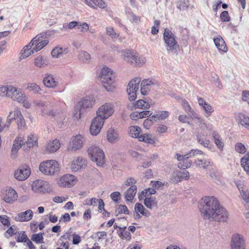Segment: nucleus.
<instances>
[{
  "label": "nucleus",
  "instance_id": "nucleus-1",
  "mask_svg": "<svg viewBox=\"0 0 249 249\" xmlns=\"http://www.w3.org/2000/svg\"><path fill=\"white\" fill-rule=\"evenodd\" d=\"M198 208L204 219H214L218 216V199L213 196H205L198 202Z\"/></svg>",
  "mask_w": 249,
  "mask_h": 249
},
{
  "label": "nucleus",
  "instance_id": "nucleus-2",
  "mask_svg": "<svg viewBox=\"0 0 249 249\" xmlns=\"http://www.w3.org/2000/svg\"><path fill=\"white\" fill-rule=\"evenodd\" d=\"M115 74L111 69L103 67L101 70L100 80L103 86L107 91H111L115 87Z\"/></svg>",
  "mask_w": 249,
  "mask_h": 249
},
{
  "label": "nucleus",
  "instance_id": "nucleus-3",
  "mask_svg": "<svg viewBox=\"0 0 249 249\" xmlns=\"http://www.w3.org/2000/svg\"><path fill=\"white\" fill-rule=\"evenodd\" d=\"M122 52L123 59L133 66L141 67L146 62L144 56H139L138 53L132 50H125Z\"/></svg>",
  "mask_w": 249,
  "mask_h": 249
},
{
  "label": "nucleus",
  "instance_id": "nucleus-4",
  "mask_svg": "<svg viewBox=\"0 0 249 249\" xmlns=\"http://www.w3.org/2000/svg\"><path fill=\"white\" fill-rule=\"evenodd\" d=\"M175 35L168 28H165L163 34V39L166 44V50L174 54H178L179 45L175 39Z\"/></svg>",
  "mask_w": 249,
  "mask_h": 249
},
{
  "label": "nucleus",
  "instance_id": "nucleus-5",
  "mask_svg": "<svg viewBox=\"0 0 249 249\" xmlns=\"http://www.w3.org/2000/svg\"><path fill=\"white\" fill-rule=\"evenodd\" d=\"M39 168L43 174L50 176L57 175L60 170L59 164L55 160H47L41 162Z\"/></svg>",
  "mask_w": 249,
  "mask_h": 249
},
{
  "label": "nucleus",
  "instance_id": "nucleus-6",
  "mask_svg": "<svg viewBox=\"0 0 249 249\" xmlns=\"http://www.w3.org/2000/svg\"><path fill=\"white\" fill-rule=\"evenodd\" d=\"M90 160L95 161L98 166H102L105 163V154L99 147L92 145L88 149Z\"/></svg>",
  "mask_w": 249,
  "mask_h": 249
},
{
  "label": "nucleus",
  "instance_id": "nucleus-7",
  "mask_svg": "<svg viewBox=\"0 0 249 249\" xmlns=\"http://www.w3.org/2000/svg\"><path fill=\"white\" fill-rule=\"evenodd\" d=\"M49 34L43 32L37 35L36 37L32 39L30 42L23 47L21 52V57L22 58H25L29 56L31 54L35 52L34 47L36 46L38 42H39L41 38H43L44 36H46Z\"/></svg>",
  "mask_w": 249,
  "mask_h": 249
},
{
  "label": "nucleus",
  "instance_id": "nucleus-8",
  "mask_svg": "<svg viewBox=\"0 0 249 249\" xmlns=\"http://www.w3.org/2000/svg\"><path fill=\"white\" fill-rule=\"evenodd\" d=\"M93 101L89 99L87 97H84L81 100L77 103L75 107L73 116L77 119L81 118V115L85 110L91 107L93 105Z\"/></svg>",
  "mask_w": 249,
  "mask_h": 249
},
{
  "label": "nucleus",
  "instance_id": "nucleus-9",
  "mask_svg": "<svg viewBox=\"0 0 249 249\" xmlns=\"http://www.w3.org/2000/svg\"><path fill=\"white\" fill-rule=\"evenodd\" d=\"M141 81L140 77H136L129 81L126 91L129 95V100L130 101H134L137 98L136 92L139 88V84Z\"/></svg>",
  "mask_w": 249,
  "mask_h": 249
},
{
  "label": "nucleus",
  "instance_id": "nucleus-10",
  "mask_svg": "<svg viewBox=\"0 0 249 249\" xmlns=\"http://www.w3.org/2000/svg\"><path fill=\"white\" fill-rule=\"evenodd\" d=\"M114 112L113 105L110 103H106L99 108L97 111V117L105 120L107 119Z\"/></svg>",
  "mask_w": 249,
  "mask_h": 249
},
{
  "label": "nucleus",
  "instance_id": "nucleus-11",
  "mask_svg": "<svg viewBox=\"0 0 249 249\" xmlns=\"http://www.w3.org/2000/svg\"><path fill=\"white\" fill-rule=\"evenodd\" d=\"M231 249H245L246 243L244 236L239 233L232 235L230 244Z\"/></svg>",
  "mask_w": 249,
  "mask_h": 249
},
{
  "label": "nucleus",
  "instance_id": "nucleus-12",
  "mask_svg": "<svg viewBox=\"0 0 249 249\" xmlns=\"http://www.w3.org/2000/svg\"><path fill=\"white\" fill-rule=\"evenodd\" d=\"M84 140V137L80 134L73 137L68 145V150L75 151L81 149L83 146Z\"/></svg>",
  "mask_w": 249,
  "mask_h": 249
},
{
  "label": "nucleus",
  "instance_id": "nucleus-13",
  "mask_svg": "<svg viewBox=\"0 0 249 249\" xmlns=\"http://www.w3.org/2000/svg\"><path fill=\"white\" fill-rule=\"evenodd\" d=\"M104 124V121L96 116L91 122L89 128V131L91 135L93 136L97 135L100 132Z\"/></svg>",
  "mask_w": 249,
  "mask_h": 249
},
{
  "label": "nucleus",
  "instance_id": "nucleus-14",
  "mask_svg": "<svg viewBox=\"0 0 249 249\" xmlns=\"http://www.w3.org/2000/svg\"><path fill=\"white\" fill-rule=\"evenodd\" d=\"M31 174L30 169L29 166L20 167L17 170L15 171L14 174L15 178L20 181L24 180L27 179Z\"/></svg>",
  "mask_w": 249,
  "mask_h": 249
},
{
  "label": "nucleus",
  "instance_id": "nucleus-15",
  "mask_svg": "<svg viewBox=\"0 0 249 249\" xmlns=\"http://www.w3.org/2000/svg\"><path fill=\"white\" fill-rule=\"evenodd\" d=\"M74 180V176L73 175L66 174L60 178L58 181V184L60 187H71L73 186V182Z\"/></svg>",
  "mask_w": 249,
  "mask_h": 249
},
{
  "label": "nucleus",
  "instance_id": "nucleus-16",
  "mask_svg": "<svg viewBox=\"0 0 249 249\" xmlns=\"http://www.w3.org/2000/svg\"><path fill=\"white\" fill-rule=\"evenodd\" d=\"M18 194L16 191L10 187L6 191V193L3 197V200L7 203H12L17 200Z\"/></svg>",
  "mask_w": 249,
  "mask_h": 249
},
{
  "label": "nucleus",
  "instance_id": "nucleus-17",
  "mask_svg": "<svg viewBox=\"0 0 249 249\" xmlns=\"http://www.w3.org/2000/svg\"><path fill=\"white\" fill-rule=\"evenodd\" d=\"M197 102L199 105L201 107L202 109L205 111L206 117L210 116L214 110L213 107L205 100L201 97L197 98Z\"/></svg>",
  "mask_w": 249,
  "mask_h": 249
},
{
  "label": "nucleus",
  "instance_id": "nucleus-18",
  "mask_svg": "<svg viewBox=\"0 0 249 249\" xmlns=\"http://www.w3.org/2000/svg\"><path fill=\"white\" fill-rule=\"evenodd\" d=\"M33 213L31 210H28L24 212L18 213L15 217L17 221L27 222L30 221L33 217Z\"/></svg>",
  "mask_w": 249,
  "mask_h": 249
},
{
  "label": "nucleus",
  "instance_id": "nucleus-19",
  "mask_svg": "<svg viewBox=\"0 0 249 249\" xmlns=\"http://www.w3.org/2000/svg\"><path fill=\"white\" fill-rule=\"evenodd\" d=\"M85 3L89 7L96 9L97 7L105 9L107 5L103 0H84Z\"/></svg>",
  "mask_w": 249,
  "mask_h": 249
},
{
  "label": "nucleus",
  "instance_id": "nucleus-20",
  "mask_svg": "<svg viewBox=\"0 0 249 249\" xmlns=\"http://www.w3.org/2000/svg\"><path fill=\"white\" fill-rule=\"evenodd\" d=\"M43 82L46 87L50 88L55 87L58 84V82L55 80L53 76L48 73L46 74L44 77Z\"/></svg>",
  "mask_w": 249,
  "mask_h": 249
},
{
  "label": "nucleus",
  "instance_id": "nucleus-21",
  "mask_svg": "<svg viewBox=\"0 0 249 249\" xmlns=\"http://www.w3.org/2000/svg\"><path fill=\"white\" fill-rule=\"evenodd\" d=\"M236 120L243 126L249 128V117L243 113L235 114Z\"/></svg>",
  "mask_w": 249,
  "mask_h": 249
},
{
  "label": "nucleus",
  "instance_id": "nucleus-22",
  "mask_svg": "<svg viewBox=\"0 0 249 249\" xmlns=\"http://www.w3.org/2000/svg\"><path fill=\"white\" fill-rule=\"evenodd\" d=\"M137 187L136 185H131L125 192L124 196L126 201L132 202L137 193Z\"/></svg>",
  "mask_w": 249,
  "mask_h": 249
},
{
  "label": "nucleus",
  "instance_id": "nucleus-23",
  "mask_svg": "<svg viewBox=\"0 0 249 249\" xmlns=\"http://www.w3.org/2000/svg\"><path fill=\"white\" fill-rule=\"evenodd\" d=\"M23 143V141L22 140H19L18 138H16L14 140L11 151V156L13 159L16 158L17 153L21 147Z\"/></svg>",
  "mask_w": 249,
  "mask_h": 249
},
{
  "label": "nucleus",
  "instance_id": "nucleus-24",
  "mask_svg": "<svg viewBox=\"0 0 249 249\" xmlns=\"http://www.w3.org/2000/svg\"><path fill=\"white\" fill-rule=\"evenodd\" d=\"M60 146L59 141L55 139L48 143L46 147V151L49 153H54L60 148Z\"/></svg>",
  "mask_w": 249,
  "mask_h": 249
},
{
  "label": "nucleus",
  "instance_id": "nucleus-25",
  "mask_svg": "<svg viewBox=\"0 0 249 249\" xmlns=\"http://www.w3.org/2000/svg\"><path fill=\"white\" fill-rule=\"evenodd\" d=\"M11 118H13V120L16 121L18 129L21 128L25 124L24 118L20 111L14 112V116L12 117Z\"/></svg>",
  "mask_w": 249,
  "mask_h": 249
},
{
  "label": "nucleus",
  "instance_id": "nucleus-26",
  "mask_svg": "<svg viewBox=\"0 0 249 249\" xmlns=\"http://www.w3.org/2000/svg\"><path fill=\"white\" fill-rule=\"evenodd\" d=\"M229 216V214L226 209L219 203V222H227Z\"/></svg>",
  "mask_w": 249,
  "mask_h": 249
},
{
  "label": "nucleus",
  "instance_id": "nucleus-27",
  "mask_svg": "<svg viewBox=\"0 0 249 249\" xmlns=\"http://www.w3.org/2000/svg\"><path fill=\"white\" fill-rule=\"evenodd\" d=\"M107 139L111 143H114L119 140V134L112 128L107 131Z\"/></svg>",
  "mask_w": 249,
  "mask_h": 249
},
{
  "label": "nucleus",
  "instance_id": "nucleus-28",
  "mask_svg": "<svg viewBox=\"0 0 249 249\" xmlns=\"http://www.w3.org/2000/svg\"><path fill=\"white\" fill-rule=\"evenodd\" d=\"M141 131V127L137 125L130 126L128 130L129 135L130 137L138 139V137L141 136L140 134Z\"/></svg>",
  "mask_w": 249,
  "mask_h": 249
},
{
  "label": "nucleus",
  "instance_id": "nucleus-29",
  "mask_svg": "<svg viewBox=\"0 0 249 249\" xmlns=\"http://www.w3.org/2000/svg\"><path fill=\"white\" fill-rule=\"evenodd\" d=\"M182 106L186 113L191 117H193L195 118L198 119V115L195 111L191 108V106L186 100H184L182 103Z\"/></svg>",
  "mask_w": 249,
  "mask_h": 249
},
{
  "label": "nucleus",
  "instance_id": "nucleus-30",
  "mask_svg": "<svg viewBox=\"0 0 249 249\" xmlns=\"http://www.w3.org/2000/svg\"><path fill=\"white\" fill-rule=\"evenodd\" d=\"M138 141L150 144H154L155 143L154 138H152L151 136L148 133L141 135V136L138 137Z\"/></svg>",
  "mask_w": 249,
  "mask_h": 249
},
{
  "label": "nucleus",
  "instance_id": "nucleus-31",
  "mask_svg": "<svg viewBox=\"0 0 249 249\" xmlns=\"http://www.w3.org/2000/svg\"><path fill=\"white\" fill-rule=\"evenodd\" d=\"M68 48L60 47L56 46L53 49L51 52V54L53 57L58 58L61 54L63 53H67L68 52Z\"/></svg>",
  "mask_w": 249,
  "mask_h": 249
},
{
  "label": "nucleus",
  "instance_id": "nucleus-32",
  "mask_svg": "<svg viewBox=\"0 0 249 249\" xmlns=\"http://www.w3.org/2000/svg\"><path fill=\"white\" fill-rule=\"evenodd\" d=\"M240 162L244 170L249 175V152L241 159Z\"/></svg>",
  "mask_w": 249,
  "mask_h": 249
},
{
  "label": "nucleus",
  "instance_id": "nucleus-33",
  "mask_svg": "<svg viewBox=\"0 0 249 249\" xmlns=\"http://www.w3.org/2000/svg\"><path fill=\"white\" fill-rule=\"evenodd\" d=\"M144 204L148 209H151L153 207H157V202L155 197L149 196L144 199Z\"/></svg>",
  "mask_w": 249,
  "mask_h": 249
},
{
  "label": "nucleus",
  "instance_id": "nucleus-34",
  "mask_svg": "<svg viewBox=\"0 0 249 249\" xmlns=\"http://www.w3.org/2000/svg\"><path fill=\"white\" fill-rule=\"evenodd\" d=\"M133 105L135 109H148L150 107L148 103L142 99L139 100L134 102Z\"/></svg>",
  "mask_w": 249,
  "mask_h": 249
},
{
  "label": "nucleus",
  "instance_id": "nucleus-35",
  "mask_svg": "<svg viewBox=\"0 0 249 249\" xmlns=\"http://www.w3.org/2000/svg\"><path fill=\"white\" fill-rule=\"evenodd\" d=\"M34 64L37 67L42 68L46 67L48 64V62L46 58H44L41 55H39L35 58Z\"/></svg>",
  "mask_w": 249,
  "mask_h": 249
},
{
  "label": "nucleus",
  "instance_id": "nucleus-36",
  "mask_svg": "<svg viewBox=\"0 0 249 249\" xmlns=\"http://www.w3.org/2000/svg\"><path fill=\"white\" fill-rule=\"evenodd\" d=\"M44 232H39L38 233L33 234L31 236V239L36 244L44 243Z\"/></svg>",
  "mask_w": 249,
  "mask_h": 249
},
{
  "label": "nucleus",
  "instance_id": "nucleus-37",
  "mask_svg": "<svg viewBox=\"0 0 249 249\" xmlns=\"http://www.w3.org/2000/svg\"><path fill=\"white\" fill-rule=\"evenodd\" d=\"M46 36H44L43 38H41L39 42L36 45V46L34 47V50H35V52H37L41 50L49 43V40L45 39Z\"/></svg>",
  "mask_w": 249,
  "mask_h": 249
},
{
  "label": "nucleus",
  "instance_id": "nucleus-38",
  "mask_svg": "<svg viewBox=\"0 0 249 249\" xmlns=\"http://www.w3.org/2000/svg\"><path fill=\"white\" fill-rule=\"evenodd\" d=\"M83 160V159L78 158L77 160L72 162L71 165V168L72 171L76 172L82 167L83 164L82 162Z\"/></svg>",
  "mask_w": 249,
  "mask_h": 249
},
{
  "label": "nucleus",
  "instance_id": "nucleus-39",
  "mask_svg": "<svg viewBox=\"0 0 249 249\" xmlns=\"http://www.w3.org/2000/svg\"><path fill=\"white\" fill-rule=\"evenodd\" d=\"M37 143V139L34 135H30L28 137L26 145L28 147H33Z\"/></svg>",
  "mask_w": 249,
  "mask_h": 249
},
{
  "label": "nucleus",
  "instance_id": "nucleus-40",
  "mask_svg": "<svg viewBox=\"0 0 249 249\" xmlns=\"http://www.w3.org/2000/svg\"><path fill=\"white\" fill-rule=\"evenodd\" d=\"M45 182L41 180H36L34 181L32 185L33 191L36 193H38V190L41 189V186Z\"/></svg>",
  "mask_w": 249,
  "mask_h": 249
},
{
  "label": "nucleus",
  "instance_id": "nucleus-41",
  "mask_svg": "<svg viewBox=\"0 0 249 249\" xmlns=\"http://www.w3.org/2000/svg\"><path fill=\"white\" fill-rule=\"evenodd\" d=\"M27 88L31 91H33L35 93L41 94V89L40 87L35 83L28 84Z\"/></svg>",
  "mask_w": 249,
  "mask_h": 249
},
{
  "label": "nucleus",
  "instance_id": "nucleus-42",
  "mask_svg": "<svg viewBox=\"0 0 249 249\" xmlns=\"http://www.w3.org/2000/svg\"><path fill=\"white\" fill-rule=\"evenodd\" d=\"M228 51V47L223 38L219 36V51L226 53Z\"/></svg>",
  "mask_w": 249,
  "mask_h": 249
},
{
  "label": "nucleus",
  "instance_id": "nucleus-43",
  "mask_svg": "<svg viewBox=\"0 0 249 249\" xmlns=\"http://www.w3.org/2000/svg\"><path fill=\"white\" fill-rule=\"evenodd\" d=\"M181 171H178L176 173H174L170 178L171 181L174 183H178L181 180H183L182 178L181 177Z\"/></svg>",
  "mask_w": 249,
  "mask_h": 249
},
{
  "label": "nucleus",
  "instance_id": "nucleus-44",
  "mask_svg": "<svg viewBox=\"0 0 249 249\" xmlns=\"http://www.w3.org/2000/svg\"><path fill=\"white\" fill-rule=\"evenodd\" d=\"M8 89L9 93H7V97H11L13 99L15 95H18V90L16 87L9 85Z\"/></svg>",
  "mask_w": 249,
  "mask_h": 249
},
{
  "label": "nucleus",
  "instance_id": "nucleus-45",
  "mask_svg": "<svg viewBox=\"0 0 249 249\" xmlns=\"http://www.w3.org/2000/svg\"><path fill=\"white\" fill-rule=\"evenodd\" d=\"M79 57L85 63H87L91 58L90 55L86 51H81L79 53Z\"/></svg>",
  "mask_w": 249,
  "mask_h": 249
},
{
  "label": "nucleus",
  "instance_id": "nucleus-46",
  "mask_svg": "<svg viewBox=\"0 0 249 249\" xmlns=\"http://www.w3.org/2000/svg\"><path fill=\"white\" fill-rule=\"evenodd\" d=\"M15 238L16 241L18 243L26 242L29 239L25 231H22V232L20 233L19 236L16 237Z\"/></svg>",
  "mask_w": 249,
  "mask_h": 249
},
{
  "label": "nucleus",
  "instance_id": "nucleus-47",
  "mask_svg": "<svg viewBox=\"0 0 249 249\" xmlns=\"http://www.w3.org/2000/svg\"><path fill=\"white\" fill-rule=\"evenodd\" d=\"M201 145L204 146L205 148H207L208 149L211 151H213V146L212 144L210 143V142L209 140H205L204 141H200L199 140V142H198Z\"/></svg>",
  "mask_w": 249,
  "mask_h": 249
},
{
  "label": "nucleus",
  "instance_id": "nucleus-48",
  "mask_svg": "<svg viewBox=\"0 0 249 249\" xmlns=\"http://www.w3.org/2000/svg\"><path fill=\"white\" fill-rule=\"evenodd\" d=\"M134 209L136 213H140L142 215H146L144 213L146 209L141 203H137L135 205Z\"/></svg>",
  "mask_w": 249,
  "mask_h": 249
},
{
  "label": "nucleus",
  "instance_id": "nucleus-49",
  "mask_svg": "<svg viewBox=\"0 0 249 249\" xmlns=\"http://www.w3.org/2000/svg\"><path fill=\"white\" fill-rule=\"evenodd\" d=\"M235 149L236 152L241 154H244L246 152V148L241 142H237L235 145Z\"/></svg>",
  "mask_w": 249,
  "mask_h": 249
},
{
  "label": "nucleus",
  "instance_id": "nucleus-50",
  "mask_svg": "<svg viewBox=\"0 0 249 249\" xmlns=\"http://www.w3.org/2000/svg\"><path fill=\"white\" fill-rule=\"evenodd\" d=\"M52 191V189L51 188L50 185L45 182L43 185L41 186V189H39L38 190V192L39 193H50Z\"/></svg>",
  "mask_w": 249,
  "mask_h": 249
},
{
  "label": "nucleus",
  "instance_id": "nucleus-51",
  "mask_svg": "<svg viewBox=\"0 0 249 249\" xmlns=\"http://www.w3.org/2000/svg\"><path fill=\"white\" fill-rule=\"evenodd\" d=\"M207 128H209V134H211L212 135L214 142L216 145L218 147V133L216 132V131L213 130L212 128H210L209 125L207 127Z\"/></svg>",
  "mask_w": 249,
  "mask_h": 249
},
{
  "label": "nucleus",
  "instance_id": "nucleus-52",
  "mask_svg": "<svg viewBox=\"0 0 249 249\" xmlns=\"http://www.w3.org/2000/svg\"><path fill=\"white\" fill-rule=\"evenodd\" d=\"M157 119L162 120L165 119L169 116V112L167 111H160L157 112Z\"/></svg>",
  "mask_w": 249,
  "mask_h": 249
},
{
  "label": "nucleus",
  "instance_id": "nucleus-53",
  "mask_svg": "<svg viewBox=\"0 0 249 249\" xmlns=\"http://www.w3.org/2000/svg\"><path fill=\"white\" fill-rule=\"evenodd\" d=\"M207 135L203 130L198 131L196 135L197 142H199V140L200 141L207 140L206 136Z\"/></svg>",
  "mask_w": 249,
  "mask_h": 249
},
{
  "label": "nucleus",
  "instance_id": "nucleus-54",
  "mask_svg": "<svg viewBox=\"0 0 249 249\" xmlns=\"http://www.w3.org/2000/svg\"><path fill=\"white\" fill-rule=\"evenodd\" d=\"M220 18L223 22H229L231 20V17L227 11H224L221 12L220 15Z\"/></svg>",
  "mask_w": 249,
  "mask_h": 249
},
{
  "label": "nucleus",
  "instance_id": "nucleus-55",
  "mask_svg": "<svg viewBox=\"0 0 249 249\" xmlns=\"http://www.w3.org/2000/svg\"><path fill=\"white\" fill-rule=\"evenodd\" d=\"M0 222L5 226L9 227L10 226L9 218L6 215H0Z\"/></svg>",
  "mask_w": 249,
  "mask_h": 249
},
{
  "label": "nucleus",
  "instance_id": "nucleus-56",
  "mask_svg": "<svg viewBox=\"0 0 249 249\" xmlns=\"http://www.w3.org/2000/svg\"><path fill=\"white\" fill-rule=\"evenodd\" d=\"M98 209H99V211H103V212H105L106 213H107V217H109V215H110V213L108 212H107L104 207H105V203H104V202L103 201V200L101 198H100V199H98Z\"/></svg>",
  "mask_w": 249,
  "mask_h": 249
},
{
  "label": "nucleus",
  "instance_id": "nucleus-57",
  "mask_svg": "<svg viewBox=\"0 0 249 249\" xmlns=\"http://www.w3.org/2000/svg\"><path fill=\"white\" fill-rule=\"evenodd\" d=\"M19 90L18 91V94L17 96L15 95L13 99L14 100H17L19 103H24L25 102V96L24 94H22L21 93H19Z\"/></svg>",
  "mask_w": 249,
  "mask_h": 249
},
{
  "label": "nucleus",
  "instance_id": "nucleus-58",
  "mask_svg": "<svg viewBox=\"0 0 249 249\" xmlns=\"http://www.w3.org/2000/svg\"><path fill=\"white\" fill-rule=\"evenodd\" d=\"M120 196L121 194L119 192H114L111 194L110 196L113 201L118 203L120 199Z\"/></svg>",
  "mask_w": 249,
  "mask_h": 249
},
{
  "label": "nucleus",
  "instance_id": "nucleus-59",
  "mask_svg": "<svg viewBox=\"0 0 249 249\" xmlns=\"http://www.w3.org/2000/svg\"><path fill=\"white\" fill-rule=\"evenodd\" d=\"M118 213H124L125 214H129V212L127 207L125 205H121L118 209Z\"/></svg>",
  "mask_w": 249,
  "mask_h": 249
},
{
  "label": "nucleus",
  "instance_id": "nucleus-60",
  "mask_svg": "<svg viewBox=\"0 0 249 249\" xmlns=\"http://www.w3.org/2000/svg\"><path fill=\"white\" fill-rule=\"evenodd\" d=\"M9 85L1 86L0 87V96H7V93H9Z\"/></svg>",
  "mask_w": 249,
  "mask_h": 249
},
{
  "label": "nucleus",
  "instance_id": "nucleus-61",
  "mask_svg": "<svg viewBox=\"0 0 249 249\" xmlns=\"http://www.w3.org/2000/svg\"><path fill=\"white\" fill-rule=\"evenodd\" d=\"M78 23H79V22H78V21H72L70 22L68 24H64L63 27L65 29L68 28V29H71L75 27H77V25H78Z\"/></svg>",
  "mask_w": 249,
  "mask_h": 249
},
{
  "label": "nucleus",
  "instance_id": "nucleus-62",
  "mask_svg": "<svg viewBox=\"0 0 249 249\" xmlns=\"http://www.w3.org/2000/svg\"><path fill=\"white\" fill-rule=\"evenodd\" d=\"M107 34L111 37L112 38H116L119 35L114 32V29L112 27H107Z\"/></svg>",
  "mask_w": 249,
  "mask_h": 249
},
{
  "label": "nucleus",
  "instance_id": "nucleus-63",
  "mask_svg": "<svg viewBox=\"0 0 249 249\" xmlns=\"http://www.w3.org/2000/svg\"><path fill=\"white\" fill-rule=\"evenodd\" d=\"M89 28V25L86 22L78 23V25H77V29L80 31H87Z\"/></svg>",
  "mask_w": 249,
  "mask_h": 249
},
{
  "label": "nucleus",
  "instance_id": "nucleus-64",
  "mask_svg": "<svg viewBox=\"0 0 249 249\" xmlns=\"http://www.w3.org/2000/svg\"><path fill=\"white\" fill-rule=\"evenodd\" d=\"M72 244L78 245L81 241V237L79 235L74 233L72 235Z\"/></svg>",
  "mask_w": 249,
  "mask_h": 249
}]
</instances>
